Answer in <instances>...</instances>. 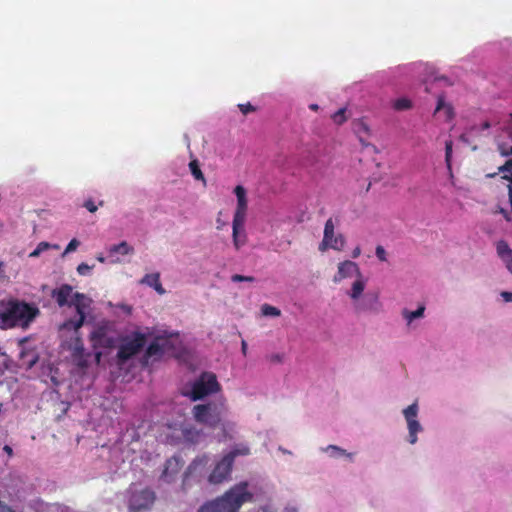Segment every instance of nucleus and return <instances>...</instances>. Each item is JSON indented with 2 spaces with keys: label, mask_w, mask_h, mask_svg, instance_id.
I'll return each mask as SVG.
<instances>
[{
  "label": "nucleus",
  "mask_w": 512,
  "mask_h": 512,
  "mask_svg": "<svg viewBox=\"0 0 512 512\" xmlns=\"http://www.w3.org/2000/svg\"><path fill=\"white\" fill-rule=\"evenodd\" d=\"M73 287L69 284H63L59 288L52 291L51 296L56 301L59 307L69 306L74 307L77 313L76 318L66 320L61 329L77 332L85 323L86 316L91 309L92 299L84 293L75 292L72 296Z\"/></svg>",
  "instance_id": "obj_1"
},
{
  "label": "nucleus",
  "mask_w": 512,
  "mask_h": 512,
  "mask_svg": "<svg viewBox=\"0 0 512 512\" xmlns=\"http://www.w3.org/2000/svg\"><path fill=\"white\" fill-rule=\"evenodd\" d=\"M38 314V308L26 302L18 300L1 302L0 328H27Z\"/></svg>",
  "instance_id": "obj_2"
},
{
  "label": "nucleus",
  "mask_w": 512,
  "mask_h": 512,
  "mask_svg": "<svg viewBox=\"0 0 512 512\" xmlns=\"http://www.w3.org/2000/svg\"><path fill=\"white\" fill-rule=\"evenodd\" d=\"M247 483H240L230 488L221 497L203 504L197 512H238L253 495L247 490Z\"/></svg>",
  "instance_id": "obj_3"
},
{
  "label": "nucleus",
  "mask_w": 512,
  "mask_h": 512,
  "mask_svg": "<svg viewBox=\"0 0 512 512\" xmlns=\"http://www.w3.org/2000/svg\"><path fill=\"white\" fill-rule=\"evenodd\" d=\"M89 340L94 349L114 348L118 341L114 322L108 320H102L98 322L91 331Z\"/></svg>",
  "instance_id": "obj_4"
},
{
  "label": "nucleus",
  "mask_w": 512,
  "mask_h": 512,
  "mask_svg": "<svg viewBox=\"0 0 512 512\" xmlns=\"http://www.w3.org/2000/svg\"><path fill=\"white\" fill-rule=\"evenodd\" d=\"M224 409L223 403L199 404L194 406L193 416L196 422L214 429L220 424Z\"/></svg>",
  "instance_id": "obj_5"
},
{
  "label": "nucleus",
  "mask_w": 512,
  "mask_h": 512,
  "mask_svg": "<svg viewBox=\"0 0 512 512\" xmlns=\"http://www.w3.org/2000/svg\"><path fill=\"white\" fill-rule=\"evenodd\" d=\"M235 195L237 197V207L234 213L233 217V243L236 247V249H239L240 246L243 244V242H240V239L238 237L239 230L243 228L245 219H246V212H247V198H246V190L243 186L238 185L235 187Z\"/></svg>",
  "instance_id": "obj_6"
},
{
  "label": "nucleus",
  "mask_w": 512,
  "mask_h": 512,
  "mask_svg": "<svg viewBox=\"0 0 512 512\" xmlns=\"http://www.w3.org/2000/svg\"><path fill=\"white\" fill-rule=\"evenodd\" d=\"M220 390V384L216 375L213 373H203L197 381L194 382L191 391V398L196 401L205 396L216 393Z\"/></svg>",
  "instance_id": "obj_7"
},
{
  "label": "nucleus",
  "mask_w": 512,
  "mask_h": 512,
  "mask_svg": "<svg viewBox=\"0 0 512 512\" xmlns=\"http://www.w3.org/2000/svg\"><path fill=\"white\" fill-rule=\"evenodd\" d=\"M146 336L141 332H134L131 339L125 340L118 349L117 358L121 363L138 354L145 346Z\"/></svg>",
  "instance_id": "obj_8"
},
{
  "label": "nucleus",
  "mask_w": 512,
  "mask_h": 512,
  "mask_svg": "<svg viewBox=\"0 0 512 512\" xmlns=\"http://www.w3.org/2000/svg\"><path fill=\"white\" fill-rule=\"evenodd\" d=\"M156 499L155 492L149 488L140 491H131L128 499V508L130 512H141L149 510Z\"/></svg>",
  "instance_id": "obj_9"
},
{
  "label": "nucleus",
  "mask_w": 512,
  "mask_h": 512,
  "mask_svg": "<svg viewBox=\"0 0 512 512\" xmlns=\"http://www.w3.org/2000/svg\"><path fill=\"white\" fill-rule=\"evenodd\" d=\"M335 225L332 218H329L324 226V233L322 242L319 245V250L324 252L328 248L341 251L345 245V238L342 234L335 236Z\"/></svg>",
  "instance_id": "obj_10"
},
{
  "label": "nucleus",
  "mask_w": 512,
  "mask_h": 512,
  "mask_svg": "<svg viewBox=\"0 0 512 512\" xmlns=\"http://www.w3.org/2000/svg\"><path fill=\"white\" fill-rule=\"evenodd\" d=\"M233 463L231 462L230 457L223 458L217 462L214 469L210 473L208 477V481L212 484H220L229 479L231 471H232Z\"/></svg>",
  "instance_id": "obj_11"
},
{
  "label": "nucleus",
  "mask_w": 512,
  "mask_h": 512,
  "mask_svg": "<svg viewBox=\"0 0 512 512\" xmlns=\"http://www.w3.org/2000/svg\"><path fill=\"white\" fill-rule=\"evenodd\" d=\"M183 467V461L178 456H173L166 460L161 478L166 482H171Z\"/></svg>",
  "instance_id": "obj_12"
},
{
  "label": "nucleus",
  "mask_w": 512,
  "mask_h": 512,
  "mask_svg": "<svg viewBox=\"0 0 512 512\" xmlns=\"http://www.w3.org/2000/svg\"><path fill=\"white\" fill-rule=\"evenodd\" d=\"M354 274L361 276L358 265L355 262L346 260L338 265V272L335 274L333 281L338 283L345 278L353 276Z\"/></svg>",
  "instance_id": "obj_13"
},
{
  "label": "nucleus",
  "mask_w": 512,
  "mask_h": 512,
  "mask_svg": "<svg viewBox=\"0 0 512 512\" xmlns=\"http://www.w3.org/2000/svg\"><path fill=\"white\" fill-rule=\"evenodd\" d=\"M141 283L152 287L160 295H163L166 292L160 282V274L159 273L146 274L142 278Z\"/></svg>",
  "instance_id": "obj_14"
},
{
  "label": "nucleus",
  "mask_w": 512,
  "mask_h": 512,
  "mask_svg": "<svg viewBox=\"0 0 512 512\" xmlns=\"http://www.w3.org/2000/svg\"><path fill=\"white\" fill-rule=\"evenodd\" d=\"M182 435L187 442L196 444L203 437V431L194 426H186L182 429Z\"/></svg>",
  "instance_id": "obj_15"
},
{
  "label": "nucleus",
  "mask_w": 512,
  "mask_h": 512,
  "mask_svg": "<svg viewBox=\"0 0 512 512\" xmlns=\"http://www.w3.org/2000/svg\"><path fill=\"white\" fill-rule=\"evenodd\" d=\"M19 360L21 361V366L30 369L37 363L38 354L35 350H23L20 352Z\"/></svg>",
  "instance_id": "obj_16"
},
{
  "label": "nucleus",
  "mask_w": 512,
  "mask_h": 512,
  "mask_svg": "<svg viewBox=\"0 0 512 512\" xmlns=\"http://www.w3.org/2000/svg\"><path fill=\"white\" fill-rule=\"evenodd\" d=\"M441 110H444L447 121H450L454 118V116H455L454 109L451 104H448L445 102V96L443 94H441L437 97V105H436L435 113H438Z\"/></svg>",
  "instance_id": "obj_17"
},
{
  "label": "nucleus",
  "mask_w": 512,
  "mask_h": 512,
  "mask_svg": "<svg viewBox=\"0 0 512 512\" xmlns=\"http://www.w3.org/2000/svg\"><path fill=\"white\" fill-rule=\"evenodd\" d=\"M84 344L81 339V337H76L73 344V357L78 360V365L81 367L86 366V360L83 359L84 357Z\"/></svg>",
  "instance_id": "obj_18"
},
{
  "label": "nucleus",
  "mask_w": 512,
  "mask_h": 512,
  "mask_svg": "<svg viewBox=\"0 0 512 512\" xmlns=\"http://www.w3.org/2000/svg\"><path fill=\"white\" fill-rule=\"evenodd\" d=\"M208 461H209V457L207 455H202L193 460V462L188 466L187 471L185 472L183 485H182L183 489L185 488V484H186L188 476L192 472L196 471V469L199 466H206L208 464Z\"/></svg>",
  "instance_id": "obj_19"
},
{
  "label": "nucleus",
  "mask_w": 512,
  "mask_h": 512,
  "mask_svg": "<svg viewBox=\"0 0 512 512\" xmlns=\"http://www.w3.org/2000/svg\"><path fill=\"white\" fill-rule=\"evenodd\" d=\"M108 251H109V255L111 257H114V255H116V254H121V255L132 254L134 252V249L126 241H122L119 244L112 245Z\"/></svg>",
  "instance_id": "obj_20"
},
{
  "label": "nucleus",
  "mask_w": 512,
  "mask_h": 512,
  "mask_svg": "<svg viewBox=\"0 0 512 512\" xmlns=\"http://www.w3.org/2000/svg\"><path fill=\"white\" fill-rule=\"evenodd\" d=\"M380 307V302L377 294H368L366 295L363 303V309L378 311Z\"/></svg>",
  "instance_id": "obj_21"
},
{
  "label": "nucleus",
  "mask_w": 512,
  "mask_h": 512,
  "mask_svg": "<svg viewBox=\"0 0 512 512\" xmlns=\"http://www.w3.org/2000/svg\"><path fill=\"white\" fill-rule=\"evenodd\" d=\"M162 353H163L162 346L158 343L157 340H155V341H152L148 345V347L145 351V354H144V358L146 360H148L149 358H151L153 356H160Z\"/></svg>",
  "instance_id": "obj_22"
},
{
  "label": "nucleus",
  "mask_w": 512,
  "mask_h": 512,
  "mask_svg": "<svg viewBox=\"0 0 512 512\" xmlns=\"http://www.w3.org/2000/svg\"><path fill=\"white\" fill-rule=\"evenodd\" d=\"M407 424L409 430V442L411 444H415L417 442V433L421 431V425L416 419L407 421Z\"/></svg>",
  "instance_id": "obj_23"
},
{
  "label": "nucleus",
  "mask_w": 512,
  "mask_h": 512,
  "mask_svg": "<svg viewBox=\"0 0 512 512\" xmlns=\"http://www.w3.org/2000/svg\"><path fill=\"white\" fill-rule=\"evenodd\" d=\"M250 454V449L246 445H239L234 447L229 453L225 456L231 458V462L234 463V460L237 456H246Z\"/></svg>",
  "instance_id": "obj_24"
},
{
  "label": "nucleus",
  "mask_w": 512,
  "mask_h": 512,
  "mask_svg": "<svg viewBox=\"0 0 512 512\" xmlns=\"http://www.w3.org/2000/svg\"><path fill=\"white\" fill-rule=\"evenodd\" d=\"M425 311L424 306H419L415 311H409L404 309L402 312L403 317L407 320L408 323H411L414 319L420 318L423 316Z\"/></svg>",
  "instance_id": "obj_25"
},
{
  "label": "nucleus",
  "mask_w": 512,
  "mask_h": 512,
  "mask_svg": "<svg viewBox=\"0 0 512 512\" xmlns=\"http://www.w3.org/2000/svg\"><path fill=\"white\" fill-rule=\"evenodd\" d=\"M364 288H365V283L362 279H357L353 285H352V290H351V298L352 299H358L360 297V295L362 294V292L364 291Z\"/></svg>",
  "instance_id": "obj_26"
},
{
  "label": "nucleus",
  "mask_w": 512,
  "mask_h": 512,
  "mask_svg": "<svg viewBox=\"0 0 512 512\" xmlns=\"http://www.w3.org/2000/svg\"><path fill=\"white\" fill-rule=\"evenodd\" d=\"M189 168L191 171V174L194 176L196 180H202L205 181L204 175L200 169L199 163L197 160H192L189 163Z\"/></svg>",
  "instance_id": "obj_27"
},
{
  "label": "nucleus",
  "mask_w": 512,
  "mask_h": 512,
  "mask_svg": "<svg viewBox=\"0 0 512 512\" xmlns=\"http://www.w3.org/2000/svg\"><path fill=\"white\" fill-rule=\"evenodd\" d=\"M412 107V102L407 98H399L393 102V108L397 111L408 110Z\"/></svg>",
  "instance_id": "obj_28"
},
{
  "label": "nucleus",
  "mask_w": 512,
  "mask_h": 512,
  "mask_svg": "<svg viewBox=\"0 0 512 512\" xmlns=\"http://www.w3.org/2000/svg\"><path fill=\"white\" fill-rule=\"evenodd\" d=\"M403 414L406 421L415 420L418 414V405L413 403L404 409Z\"/></svg>",
  "instance_id": "obj_29"
},
{
  "label": "nucleus",
  "mask_w": 512,
  "mask_h": 512,
  "mask_svg": "<svg viewBox=\"0 0 512 512\" xmlns=\"http://www.w3.org/2000/svg\"><path fill=\"white\" fill-rule=\"evenodd\" d=\"M452 151H453V142L452 140H447L445 142V162L449 171L452 169L451 160H452Z\"/></svg>",
  "instance_id": "obj_30"
},
{
  "label": "nucleus",
  "mask_w": 512,
  "mask_h": 512,
  "mask_svg": "<svg viewBox=\"0 0 512 512\" xmlns=\"http://www.w3.org/2000/svg\"><path fill=\"white\" fill-rule=\"evenodd\" d=\"M497 253L504 260L512 254V250L505 241H499L497 243Z\"/></svg>",
  "instance_id": "obj_31"
},
{
  "label": "nucleus",
  "mask_w": 512,
  "mask_h": 512,
  "mask_svg": "<svg viewBox=\"0 0 512 512\" xmlns=\"http://www.w3.org/2000/svg\"><path fill=\"white\" fill-rule=\"evenodd\" d=\"M261 312L264 316H272V317H278L281 314V311L278 308L271 306L269 304L262 305Z\"/></svg>",
  "instance_id": "obj_32"
},
{
  "label": "nucleus",
  "mask_w": 512,
  "mask_h": 512,
  "mask_svg": "<svg viewBox=\"0 0 512 512\" xmlns=\"http://www.w3.org/2000/svg\"><path fill=\"white\" fill-rule=\"evenodd\" d=\"M327 450L328 451H331L332 452V456H335V457H339V456H347L349 458H352V453H348L346 452L344 449L338 447V446H335V445H329L327 447Z\"/></svg>",
  "instance_id": "obj_33"
},
{
  "label": "nucleus",
  "mask_w": 512,
  "mask_h": 512,
  "mask_svg": "<svg viewBox=\"0 0 512 512\" xmlns=\"http://www.w3.org/2000/svg\"><path fill=\"white\" fill-rule=\"evenodd\" d=\"M345 113H346V109L345 108H341L339 109L338 111H336L333 115H332V119L333 121L338 124V125H341L343 124L347 118L345 116Z\"/></svg>",
  "instance_id": "obj_34"
},
{
  "label": "nucleus",
  "mask_w": 512,
  "mask_h": 512,
  "mask_svg": "<svg viewBox=\"0 0 512 512\" xmlns=\"http://www.w3.org/2000/svg\"><path fill=\"white\" fill-rule=\"evenodd\" d=\"M50 247L47 242H40L36 249L30 253V257H38L43 251L47 250Z\"/></svg>",
  "instance_id": "obj_35"
},
{
  "label": "nucleus",
  "mask_w": 512,
  "mask_h": 512,
  "mask_svg": "<svg viewBox=\"0 0 512 512\" xmlns=\"http://www.w3.org/2000/svg\"><path fill=\"white\" fill-rule=\"evenodd\" d=\"M79 245H80V242H79L77 239H75V238H74V239H72V240L68 243V245L66 246V248H65V250H64V253H63V255H66V254H68V253H70V252L75 251V250L78 248V246H79Z\"/></svg>",
  "instance_id": "obj_36"
},
{
  "label": "nucleus",
  "mask_w": 512,
  "mask_h": 512,
  "mask_svg": "<svg viewBox=\"0 0 512 512\" xmlns=\"http://www.w3.org/2000/svg\"><path fill=\"white\" fill-rule=\"evenodd\" d=\"M238 107L244 115H247L248 113L254 112L256 110V108L249 102L245 104H239Z\"/></svg>",
  "instance_id": "obj_37"
},
{
  "label": "nucleus",
  "mask_w": 512,
  "mask_h": 512,
  "mask_svg": "<svg viewBox=\"0 0 512 512\" xmlns=\"http://www.w3.org/2000/svg\"><path fill=\"white\" fill-rule=\"evenodd\" d=\"M231 279L233 282H242V281L253 282L255 280V278L252 276H243V275H239V274L233 275Z\"/></svg>",
  "instance_id": "obj_38"
},
{
  "label": "nucleus",
  "mask_w": 512,
  "mask_h": 512,
  "mask_svg": "<svg viewBox=\"0 0 512 512\" xmlns=\"http://www.w3.org/2000/svg\"><path fill=\"white\" fill-rule=\"evenodd\" d=\"M500 172L505 173L504 175L512 174V160H507L503 166L499 168Z\"/></svg>",
  "instance_id": "obj_39"
},
{
  "label": "nucleus",
  "mask_w": 512,
  "mask_h": 512,
  "mask_svg": "<svg viewBox=\"0 0 512 512\" xmlns=\"http://www.w3.org/2000/svg\"><path fill=\"white\" fill-rule=\"evenodd\" d=\"M375 253H376V256L377 258L380 260V261H386L387 260V257H386V251L385 249L383 248V246L381 245H378L376 247V250H375Z\"/></svg>",
  "instance_id": "obj_40"
},
{
  "label": "nucleus",
  "mask_w": 512,
  "mask_h": 512,
  "mask_svg": "<svg viewBox=\"0 0 512 512\" xmlns=\"http://www.w3.org/2000/svg\"><path fill=\"white\" fill-rule=\"evenodd\" d=\"M92 267L86 263H81L77 267V272L80 275H87L91 271Z\"/></svg>",
  "instance_id": "obj_41"
},
{
  "label": "nucleus",
  "mask_w": 512,
  "mask_h": 512,
  "mask_svg": "<svg viewBox=\"0 0 512 512\" xmlns=\"http://www.w3.org/2000/svg\"><path fill=\"white\" fill-rule=\"evenodd\" d=\"M83 206L91 213H94L97 211L98 206L94 203L93 200L88 199L84 202Z\"/></svg>",
  "instance_id": "obj_42"
},
{
  "label": "nucleus",
  "mask_w": 512,
  "mask_h": 512,
  "mask_svg": "<svg viewBox=\"0 0 512 512\" xmlns=\"http://www.w3.org/2000/svg\"><path fill=\"white\" fill-rule=\"evenodd\" d=\"M505 180H508L510 182L508 188H509V201L512 208V174L511 175H503L502 177Z\"/></svg>",
  "instance_id": "obj_43"
},
{
  "label": "nucleus",
  "mask_w": 512,
  "mask_h": 512,
  "mask_svg": "<svg viewBox=\"0 0 512 512\" xmlns=\"http://www.w3.org/2000/svg\"><path fill=\"white\" fill-rule=\"evenodd\" d=\"M268 359L272 363H281L283 361V355L279 353L272 354L268 357Z\"/></svg>",
  "instance_id": "obj_44"
},
{
  "label": "nucleus",
  "mask_w": 512,
  "mask_h": 512,
  "mask_svg": "<svg viewBox=\"0 0 512 512\" xmlns=\"http://www.w3.org/2000/svg\"><path fill=\"white\" fill-rule=\"evenodd\" d=\"M0 512H15L10 506L0 500Z\"/></svg>",
  "instance_id": "obj_45"
},
{
  "label": "nucleus",
  "mask_w": 512,
  "mask_h": 512,
  "mask_svg": "<svg viewBox=\"0 0 512 512\" xmlns=\"http://www.w3.org/2000/svg\"><path fill=\"white\" fill-rule=\"evenodd\" d=\"M506 263L508 270L512 273V254L503 260Z\"/></svg>",
  "instance_id": "obj_46"
},
{
  "label": "nucleus",
  "mask_w": 512,
  "mask_h": 512,
  "mask_svg": "<svg viewBox=\"0 0 512 512\" xmlns=\"http://www.w3.org/2000/svg\"><path fill=\"white\" fill-rule=\"evenodd\" d=\"M501 296L504 298L505 301L511 302L512 301V292H502Z\"/></svg>",
  "instance_id": "obj_47"
},
{
  "label": "nucleus",
  "mask_w": 512,
  "mask_h": 512,
  "mask_svg": "<svg viewBox=\"0 0 512 512\" xmlns=\"http://www.w3.org/2000/svg\"><path fill=\"white\" fill-rule=\"evenodd\" d=\"M361 254V249L359 246H357L353 251H352V257L353 258H357L359 257Z\"/></svg>",
  "instance_id": "obj_48"
},
{
  "label": "nucleus",
  "mask_w": 512,
  "mask_h": 512,
  "mask_svg": "<svg viewBox=\"0 0 512 512\" xmlns=\"http://www.w3.org/2000/svg\"><path fill=\"white\" fill-rule=\"evenodd\" d=\"M247 348H248L247 343H246V341L243 340L241 343V350H242V353L244 356L247 354Z\"/></svg>",
  "instance_id": "obj_49"
},
{
  "label": "nucleus",
  "mask_w": 512,
  "mask_h": 512,
  "mask_svg": "<svg viewBox=\"0 0 512 512\" xmlns=\"http://www.w3.org/2000/svg\"><path fill=\"white\" fill-rule=\"evenodd\" d=\"M3 450L9 455V456H12L13 455V449L9 446V445H5L3 447Z\"/></svg>",
  "instance_id": "obj_50"
},
{
  "label": "nucleus",
  "mask_w": 512,
  "mask_h": 512,
  "mask_svg": "<svg viewBox=\"0 0 512 512\" xmlns=\"http://www.w3.org/2000/svg\"><path fill=\"white\" fill-rule=\"evenodd\" d=\"M121 308L123 309L124 312H126L127 314H130L131 311H132V307L129 306V305H121Z\"/></svg>",
  "instance_id": "obj_51"
},
{
  "label": "nucleus",
  "mask_w": 512,
  "mask_h": 512,
  "mask_svg": "<svg viewBox=\"0 0 512 512\" xmlns=\"http://www.w3.org/2000/svg\"><path fill=\"white\" fill-rule=\"evenodd\" d=\"M96 259L100 262V263H104L106 261V258L102 255V254H99Z\"/></svg>",
  "instance_id": "obj_52"
},
{
  "label": "nucleus",
  "mask_w": 512,
  "mask_h": 512,
  "mask_svg": "<svg viewBox=\"0 0 512 512\" xmlns=\"http://www.w3.org/2000/svg\"><path fill=\"white\" fill-rule=\"evenodd\" d=\"M257 512H272L269 507H261Z\"/></svg>",
  "instance_id": "obj_53"
},
{
  "label": "nucleus",
  "mask_w": 512,
  "mask_h": 512,
  "mask_svg": "<svg viewBox=\"0 0 512 512\" xmlns=\"http://www.w3.org/2000/svg\"><path fill=\"white\" fill-rule=\"evenodd\" d=\"M310 109L317 110L318 109V105L317 104H311L310 105Z\"/></svg>",
  "instance_id": "obj_54"
},
{
  "label": "nucleus",
  "mask_w": 512,
  "mask_h": 512,
  "mask_svg": "<svg viewBox=\"0 0 512 512\" xmlns=\"http://www.w3.org/2000/svg\"><path fill=\"white\" fill-rule=\"evenodd\" d=\"M437 80H444L446 82H448V79L446 77H441V78H436Z\"/></svg>",
  "instance_id": "obj_55"
},
{
  "label": "nucleus",
  "mask_w": 512,
  "mask_h": 512,
  "mask_svg": "<svg viewBox=\"0 0 512 512\" xmlns=\"http://www.w3.org/2000/svg\"><path fill=\"white\" fill-rule=\"evenodd\" d=\"M112 262L113 263H118V262H120V259L119 258L112 259Z\"/></svg>",
  "instance_id": "obj_56"
},
{
  "label": "nucleus",
  "mask_w": 512,
  "mask_h": 512,
  "mask_svg": "<svg viewBox=\"0 0 512 512\" xmlns=\"http://www.w3.org/2000/svg\"><path fill=\"white\" fill-rule=\"evenodd\" d=\"M100 357H101V353H100V352H99V353H96L97 361H99V360H100Z\"/></svg>",
  "instance_id": "obj_57"
}]
</instances>
